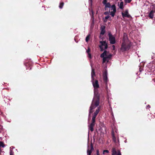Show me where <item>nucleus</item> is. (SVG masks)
<instances>
[{"label":"nucleus","instance_id":"nucleus-1","mask_svg":"<svg viewBox=\"0 0 155 155\" xmlns=\"http://www.w3.org/2000/svg\"><path fill=\"white\" fill-rule=\"evenodd\" d=\"M92 82L94 87V97L92 101L91 106L90 107V114L93 109L98 105L99 102V94L98 92V88L99 86L98 81L97 80L94 81V77L95 76L94 70L92 69L91 72Z\"/></svg>","mask_w":155,"mask_h":155},{"label":"nucleus","instance_id":"nucleus-2","mask_svg":"<svg viewBox=\"0 0 155 155\" xmlns=\"http://www.w3.org/2000/svg\"><path fill=\"white\" fill-rule=\"evenodd\" d=\"M96 108V107L92 110V112L90 114L89 113V118H90L91 114L92 113L93 111H95L92 117V122L91 124L89 126V129L91 131H93L94 130L93 127L95 124V118L96 117L97 115L99 112L100 110V107H97L96 109H95ZM90 111V110H89V111Z\"/></svg>","mask_w":155,"mask_h":155},{"label":"nucleus","instance_id":"nucleus-3","mask_svg":"<svg viewBox=\"0 0 155 155\" xmlns=\"http://www.w3.org/2000/svg\"><path fill=\"white\" fill-rule=\"evenodd\" d=\"M128 41L127 35L124 34V35L123 41L122 43L121 50L122 51H124L129 49L130 46L128 45Z\"/></svg>","mask_w":155,"mask_h":155},{"label":"nucleus","instance_id":"nucleus-4","mask_svg":"<svg viewBox=\"0 0 155 155\" xmlns=\"http://www.w3.org/2000/svg\"><path fill=\"white\" fill-rule=\"evenodd\" d=\"M111 57V55L108 52L105 51L101 55V57L103 58V63L104 65H105L108 62Z\"/></svg>","mask_w":155,"mask_h":155},{"label":"nucleus","instance_id":"nucleus-5","mask_svg":"<svg viewBox=\"0 0 155 155\" xmlns=\"http://www.w3.org/2000/svg\"><path fill=\"white\" fill-rule=\"evenodd\" d=\"M109 12H110V15L112 17H114L115 15V13L116 12V8L115 5H112L110 8Z\"/></svg>","mask_w":155,"mask_h":155},{"label":"nucleus","instance_id":"nucleus-6","mask_svg":"<svg viewBox=\"0 0 155 155\" xmlns=\"http://www.w3.org/2000/svg\"><path fill=\"white\" fill-rule=\"evenodd\" d=\"M101 45L99 47L100 48L101 51H103L104 50L107 49V45L105 41H101L100 42Z\"/></svg>","mask_w":155,"mask_h":155},{"label":"nucleus","instance_id":"nucleus-7","mask_svg":"<svg viewBox=\"0 0 155 155\" xmlns=\"http://www.w3.org/2000/svg\"><path fill=\"white\" fill-rule=\"evenodd\" d=\"M109 40L111 44H114L115 43L116 41L115 37L113 36L110 33L108 34Z\"/></svg>","mask_w":155,"mask_h":155},{"label":"nucleus","instance_id":"nucleus-8","mask_svg":"<svg viewBox=\"0 0 155 155\" xmlns=\"http://www.w3.org/2000/svg\"><path fill=\"white\" fill-rule=\"evenodd\" d=\"M103 4L105 5V9L107 10V8H110V5L109 2H107V0H104L103 1Z\"/></svg>","mask_w":155,"mask_h":155},{"label":"nucleus","instance_id":"nucleus-9","mask_svg":"<svg viewBox=\"0 0 155 155\" xmlns=\"http://www.w3.org/2000/svg\"><path fill=\"white\" fill-rule=\"evenodd\" d=\"M112 155H121V153L119 150L116 151L115 148H113L112 151Z\"/></svg>","mask_w":155,"mask_h":155},{"label":"nucleus","instance_id":"nucleus-10","mask_svg":"<svg viewBox=\"0 0 155 155\" xmlns=\"http://www.w3.org/2000/svg\"><path fill=\"white\" fill-rule=\"evenodd\" d=\"M94 150V148L91 144V149H90L89 147H88L87 150V154L88 155H91L92 151Z\"/></svg>","mask_w":155,"mask_h":155},{"label":"nucleus","instance_id":"nucleus-11","mask_svg":"<svg viewBox=\"0 0 155 155\" xmlns=\"http://www.w3.org/2000/svg\"><path fill=\"white\" fill-rule=\"evenodd\" d=\"M122 15L123 18L125 17H127V18H129L130 16L129 15L127 11H126L122 13Z\"/></svg>","mask_w":155,"mask_h":155},{"label":"nucleus","instance_id":"nucleus-12","mask_svg":"<svg viewBox=\"0 0 155 155\" xmlns=\"http://www.w3.org/2000/svg\"><path fill=\"white\" fill-rule=\"evenodd\" d=\"M118 5L119 8L121 9H123L124 8V2H121L120 3H118Z\"/></svg>","mask_w":155,"mask_h":155},{"label":"nucleus","instance_id":"nucleus-13","mask_svg":"<svg viewBox=\"0 0 155 155\" xmlns=\"http://www.w3.org/2000/svg\"><path fill=\"white\" fill-rule=\"evenodd\" d=\"M154 13V12L152 10L151 11L149 14V17L151 18H153V14Z\"/></svg>","mask_w":155,"mask_h":155},{"label":"nucleus","instance_id":"nucleus-14","mask_svg":"<svg viewBox=\"0 0 155 155\" xmlns=\"http://www.w3.org/2000/svg\"><path fill=\"white\" fill-rule=\"evenodd\" d=\"M103 78L105 81H106L107 79V75L106 72H105L103 74Z\"/></svg>","mask_w":155,"mask_h":155},{"label":"nucleus","instance_id":"nucleus-15","mask_svg":"<svg viewBox=\"0 0 155 155\" xmlns=\"http://www.w3.org/2000/svg\"><path fill=\"white\" fill-rule=\"evenodd\" d=\"M90 52V49L89 48H88L87 51V52L88 54V57L90 58H91V54L89 53Z\"/></svg>","mask_w":155,"mask_h":155},{"label":"nucleus","instance_id":"nucleus-16","mask_svg":"<svg viewBox=\"0 0 155 155\" xmlns=\"http://www.w3.org/2000/svg\"><path fill=\"white\" fill-rule=\"evenodd\" d=\"M110 17V16L109 15H108L107 16H106L104 18H103L104 21L106 22L107 21V20Z\"/></svg>","mask_w":155,"mask_h":155},{"label":"nucleus","instance_id":"nucleus-17","mask_svg":"<svg viewBox=\"0 0 155 155\" xmlns=\"http://www.w3.org/2000/svg\"><path fill=\"white\" fill-rule=\"evenodd\" d=\"M103 29H102V30H101V34H102V35H103L104 34V33H105V31H104V28H105V27H104L103 28Z\"/></svg>","mask_w":155,"mask_h":155},{"label":"nucleus","instance_id":"nucleus-18","mask_svg":"<svg viewBox=\"0 0 155 155\" xmlns=\"http://www.w3.org/2000/svg\"><path fill=\"white\" fill-rule=\"evenodd\" d=\"M90 35H88L86 38V42H87L90 38Z\"/></svg>","mask_w":155,"mask_h":155},{"label":"nucleus","instance_id":"nucleus-19","mask_svg":"<svg viewBox=\"0 0 155 155\" xmlns=\"http://www.w3.org/2000/svg\"><path fill=\"white\" fill-rule=\"evenodd\" d=\"M64 5V3L63 2H61L60 3L59 7L60 8H62V7Z\"/></svg>","mask_w":155,"mask_h":155},{"label":"nucleus","instance_id":"nucleus-20","mask_svg":"<svg viewBox=\"0 0 155 155\" xmlns=\"http://www.w3.org/2000/svg\"><path fill=\"white\" fill-rule=\"evenodd\" d=\"M5 145L2 142H0V147H4Z\"/></svg>","mask_w":155,"mask_h":155},{"label":"nucleus","instance_id":"nucleus-21","mask_svg":"<svg viewBox=\"0 0 155 155\" xmlns=\"http://www.w3.org/2000/svg\"><path fill=\"white\" fill-rule=\"evenodd\" d=\"M112 136H113V140L115 142H116V139L113 134H112Z\"/></svg>","mask_w":155,"mask_h":155},{"label":"nucleus","instance_id":"nucleus-22","mask_svg":"<svg viewBox=\"0 0 155 155\" xmlns=\"http://www.w3.org/2000/svg\"><path fill=\"white\" fill-rule=\"evenodd\" d=\"M126 3H130L131 1L132 0H124Z\"/></svg>","mask_w":155,"mask_h":155},{"label":"nucleus","instance_id":"nucleus-23","mask_svg":"<svg viewBox=\"0 0 155 155\" xmlns=\"http://www.w3.org/2000/svg\"><path fill=\"white\" fill-rule=\"evenodd\" d=\"M109 153V151L108 150H104L103 152V154H105V153Z\"/></svg>","mask_w":155,"mask_h":155},{"label":"nucleus","instance_id":"nucleus-24","mask_svg":"<svg viewBox=\"0 0 155 155\" xmlns=\"http://www.w3.org/2000/svg\"><path fill=\"white\" fill-rule=\"evenodd\" d=\"M10 155H14V153L12 150L10 151Z\"/></svg>","mask_w":155,"mask_h":155},{"label":"nucleus","instance_id":"nucleus-25","mask_svg":"<svg viewBox=\"0 0 155 155\" xmlns=\"http://www.w3.org/2000/svg\"><path fill=\"white\" fill-rule=\"evenodd\" d=\"M99 151L98 150H97V155H99Z\"/></svg>","mask_w":155,"mask_h":155},{"label":"nucleus","instance_id":"nucleus-26","mask_svg":"<svg viewBox=\"0 0 155 155\" xmlns=\"http://www.w3.org/2000/svg\"><path fill=\"white\" fill-rule=\"evenodd\" d=\"M104 14H105L106 15H107L108 14V12H105Z\"/></svg>","mask_w":155,"mask_h":155},{"label":"nucleus","instance_id":"nucleus-27","mask_svg":"<svg viewBox=\"0 0 155 155\" xmlns=\"http://www.w3.org/2000/svg\"><path fill=\"white\" fill-rule=\"evenodd\" d=\"M113 50H114L115 49V47L114 45H113L112 46Z\"/></svg>","mask_w":155,"mask_h":155},{"label":"nucleus","instance_id":"nucleus-28","mask_svg":"<svg viewBox=\"0 0 155 155\" xmlns=\"http://www.w3.org/2000/svg\"><path fill=\"white\" fill-rule=\"evenodd\" d=\"M104 27V26H101V30H102V29H103Z\"/></svg>","mask_w":155,"mask_h":155}]
</instances>
